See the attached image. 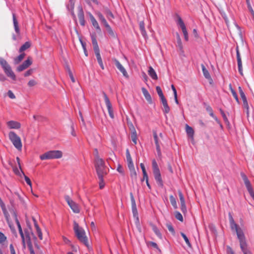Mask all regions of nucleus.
<instances>
[{"instance_id": "c85d7f7f", "label": "nucleus", "mask_w": 254, "mask_h": 254, "mask_svg": "<svg viewBox=\"0 0 254 254\" xmlns=\"http://www.w3.org/2000/svg\"><path fill=\"white\" fill-rule=\"evenodd\" d=\"M104 12L109 20H111V18H114V16L113 13L108 7L104 8Z\"/></svg>"}, {"instance_id": "2f4dec72", "label": "nucleus", "mask_w": 254, "mask_h": 254, "mask_svg": "<svg viewBox=\"0 0 254 254\" xmlns=\"http://www.w3.org/2000/svg\"><path fill=\"white\" fill-rule=\"evenodd\" d=\"M31 46V43L29 42H26L24 44H23L19 50V53H22V52L25 51Z\"/></svg>"}, {"instance_id": "ddd939ff", "label": "nucleus", "mask_w": 254, "mask_h": 254, "mask_svg": "<svg viewBox=\"0 0 254 254\" xmlns=\"http://www.w3.org/2000/svg\"><path fill=\"white\" fill-rule=\"evenodd\" d=\"M78 17L80 24L81 26H84L85 25V20L84 19V11L81 5L78 6Z\"/></svg>"}, {"instance_id": "37998d69", "label": "nucleus", "mask_w": 254, "mask_h": 254, "mask_svg": "<svg viewBox=\"0 0 254 254\" xmlns=\"http://www.w3.org/2000/svg\"><path fill=\"white\" fill-rule=\"evenodd\" d=\"M219 111L223 118L224 122L227 124H229V120H228L227 117H226L224 111L222 109L220 108V109H219Z\"/></svg>"}, {"instance_id": "a18cd8bd", "label": "nucleus", "mask_w": 254, "mask_h": 254, "mask_svg": "<svg viewBox=\"0 0 254 254\" xmlns=\"http://www.w3.org/2000/svg\"><path fill=\"white\" fill-rule=\"evenodd\" d=\"M181 235L182 236V237L183 238V239H184L185 242L186 243L187 245L189 247H191V244L189 240V239L188 238V237H187V236L185 235V234H184V233L183 232H181Z\"/></svg>"}, {"instance_id": "603ef678", "label": "nucleus", "mask_w": 254, "mask_h": 254, "mask_svg": "<svg viewBox=\"0 0 254 254\" xmlns=\"http://www.w3.org/2000/svg\"><path fill=\"white\" fill-rule=\"evenodd\" d=\"M103 176L104 175H102V179H101V178H100L99 177H98V178L99 179V188L100 189H102L104 186H105V184L104 183V179H103Z\"/></svg>"}, {"instance_id": "a19ab883", "label": "nucleus", "mask_w": 254, "mask_h": 254, "mask_svg": "<svg viewBox=\"0 0 254 254\" xmlns=\"http://www.w3.org/2000/svg\"><path fill=\"white\" fill-rule=\"evenodd\" d=\"M131 140H132V142L134 144H136L137 143V135H136V132L134 128H133V131H132V132L131 133Z\"/></svg>"}, {"instance_id": "09e8293b", "label": "nucleus", "mask_w": 254, "mask_h": 254, "mask_svg": "<svg viewBox=\"0 0 254 254\" xmlns=\"http://www.w3.org/2000/svg\"><path fill=\"white\" fill-rule=\"evenodd\" d=\"M21 173L22 174V175H23L24 177V179H25V181H26V183L29 185L30 186V187L32 186V183H31V181L30 180V179H29V178H28L27 176H26L24 172H23L22 170H21Z\"/></svg>"}, {"instance_id": "20e7f679", "label": "nucleus", "mask_w": 254, "mask_h": 254, "mask_svg": "<svg viewBox=\"0 0 254 254\" xmlns=\"http://www.w3.org/2000/svg\"><path fill=\"white\" fill-rule=\"evenodd\" d=\"M153 173L154 175V179L157 185L163 188L164 186L163 182L161 178V175L159 168L158 167L157 163L155 159H153L152 162Z\"/></svg>"}, {"instance_id": "9d476101", "label": "nucleus", "mask_w": 254, "mask_h": 254, "mask_svg": "<svg viewBox=\"0 0 254 254\" xmlns=\"http://www.w3.org/2000/svg\"><path fill=\"white\" fill-rule=\"evenodd\" d=\"M241 176L244 181V184L250 195L251 196L254 193V191L253 189L250 181L249 180L248 177L244 173H241Z\"/></svg>"}, {"instance_id": "2eb2a0df", "label": "nucleus", "mask_w": 254, "mask_h": 254, "mask_svg": "<svg viewBox=\"0 0 254 254\" xmlns=\"http://www.w3.org/2000/svg\"><path fill=\"white\" fill-rule=\"evenodd\" d=\"M239 91L240 94V96L242 99L243 102V107L244 108H246L247 110V114L249 113V105L247 101V97L245 95V93L243 91V89L241 86H239Z\"/></svg>"}, {"instance_id": "393cba45", "label": "nucleus", "mask_w": 254, "mask_h": 254, "mask_svg": "<svg viewBox=\"0 0 254 254\" xmlns=\"http://www.w3.org/2000/svg\"><path fill=\"white\" fill-rule=\"evenodd\" d=\"M94 52H95V54L96 58H97V62H98L100 67L102 69H104V66L103 64V61L102 60L101 56L100 54V50L95 51Z\"/></svg>"}, {"instance_id": "a878e982", "label": "nucleus", "mask_w": 254, "mask_h": 254, "mask_svg": "<svg viewBox=\"0 0 254 254\" xmlns=\"http://www.w3.org/2000/svg\"><path fill=\"white\" fill-rule=\"evenodd\" d=\"M148 72L149 76L153 79L157 80L158 79V76L156 74V72L152 66H149Z\"/></svg>"}, {"instance_id": "423d86ee", "label": "nucleus", "mask_w": 254, "mask_h": 254, "mask_svg": "<svg viewBox=\"0 0 254 254\" xmlns=\"http://www.w3.org/2000/svg\"><path fill=\"white\" fill-rule=\"evenodd\" d=\"M95 167L98 177L102 179V175L106 174L105 172V163L103 160L98 157L95 161Z\"/></svg>"}, {"instance_id": "774afa93", "label": "nucleus", "mask_w": 254, "mask_h": 254, "mask_svg": "<svg viewBox=\"0 0 254 254\" xmlns=\"http://www.w3.org/2000/svg\"><path fill=\"white\" fill-rule=\"evenodd\" d=\"M13 172H14V173L18 175V176H21V172H20L19 170L17 168L15 167V168H13Z\"/></svg>"}, {"instance_id": "b1692460", "label": "nucleus", "mask_w": 254, "mask_h": 254, "mask_svg": "<svg viewBox=\"0 0 254 254\" xmlns=\"http://www.w3.org/2000/svg\"><path fill=\"white\" fill-rule=\"evenodd\" d=\"M104 26L105 27L108 33L112 38L115 39L117 38V34L112 30V28L109 24L106 25Z\"/></svg>"}, {"instance_id": "f8f14e48", "label": "nucleus", "mask_w": 254, "mask_h": 254, "mask_svg": "<svg viewBox=\"0 0 254 254\" xmlns=\"http://www.w3.org/2000/svg\"><path fill=\"white\" fill-rule=\"evenodd\" d=\"M113 61L118 69L122 73L123 76L126 78H128V75L127 71L120 62L116 59H113Z\"/></svg>"}, {"instance_id": "c756f323", "label": "nucleus", "mask_w": 254, "mask_h": 254, "mask_svg": "<svg viewBox=\"0 0 254 254\" xmlns=\"http://www.w3.org/2000/svg\"><path fill=\"white\" fill-rule=\"evenodd\" d=\"M96 15H97L99 20L101 21L102 23L103 24L104 26L108 24L105 17L100 12H97Z\"/></svg>"}, {"instance_id": "13d9d810", "label": "nucleus", "mask_w": 254, "mask_h": 254, "mask_svg": "<svg viewBox=\"0 0 254 254\" xmlns=\"http://www.w3.org/2000/svg\"><path fill=\"white\" fill-rule=\"evenodd\" d=\"M181 209L184 214H185L187 212V207L186 203H181Z\"/></svg>"}, {"instance_id": "338daca9", "label": "nucleus", "mask_w": 254, "mask_h": 254, "mask_svg": "<svg viewBox=\"0 0 254 254\" xmlns=\"http://www.w3.org/2000/svg\"><path fill=\"white\" fill-rule=\"evenodd\" d=\"M63 241L64 243L66 244H68L69 245H70L71 244L70 241L65 237H63Z\"/></svg>"}, {"instance_id": "5fc2aeb1", "label": "nucleus", "mask_w": 254, "mask_h": 254, "mask_svg": "<svg viewBox=\"0 0 254 254\" xmlns=\"http://www.w3.org/2000/svg\"><path fill=\"white\" fill-rule=\"evenodd\" d=\"M206 110L209 113V115L211 117H214L215 115L214 114L213 112V110H212V108L210 106H208L206 108Z\"/></svg>"}, {"instance_id": "c03bdc74", "label": "nucleus", "mask_w": 254, "mask_h": 254, "mask_svg": "<svg viewBox=\"0 0 254 254\" xmlns=\"http://www.w3.org/2000/svg\"><path fill=\"white\" fill-rule=\"evenodd\" d=\"M156 91H157L159 97L160 98V99L165 97V96H164V94L163 93V92L162 91V89L160 86H156Z\"/></svg>"}, {"instance_id": "de8ad7c7", "label": "nucleus", "mask_w": 254, "mask_h": 254, "mask_svg": "<svg viewBox=\"0 0 254 254\" xmlns=\"http://www.w3.org/2000/svg\"><path fill=\"white\" fill-rule=\"evenodd\" d=\"M175 218L179 220V221L183 222V217L182 214L179 211H176L175 212Z\"/></svg>"}, {"instance_id": "bf43d9fd", "label": "nucleus", "mask_w": 254, "mask_h": 254, "mask_svg": "<svg viewBox=\"0 0 254 254\" xmlns=\"http://www.w3.org/2000/svg\"><path fill=\"white\" fill-rule=\"evenodd\" d=\"M7 95L9 97V98L11 99H15L16 97L12 91L10 90H8L7 92Z\"/></svg>"}, {"instance_id": "69168bd1", "label": "nucleus", "mask_w": 254, "mask_h": 254, "mask_svg": "<svg viewBox=\"0 0 254 254\" xmlns=\"http://www.w3.org/2000/svg\"><path fill=\"white\" fill-rule=\"evenodd\" d=\"M33 72V69H30L28 70L27 71H26L25 72L24 76L27 77V76H29L30 75H31L32 73Z\"/></svg>"}, {"instance_id": "052dcab7", "label": "nucleus", "mask_w": 254, "mask_h": 254, "mask_svg": "<svg viewBox=\"0 0 254 254\" xmlns=\"http://www.w3.org/2000/svg\"><path fill=\"white\" fill-rule=\"evenodd\" d=\"M117 170L122 175H124V169L123 167L120 164H119L117 169Z\"/></svg>"}, {"instance_id": "ea45409f", "label": "nucleus", "mask_w": 254, "mask_h": 254, "mask_svg": "<svg viewBox=\"0 0 254 254\" xmlns=\"http://www.w3.org/2000/svg\"><path fill=\"white\" fill-rule=\"evenodd\" d=\"M129 171H130V177H131L132 181L133 180L136 181V179H137V174H136V171H135V169H132V170H130Z\"/></svg>"}, {"instance_id": "e2e57ef3", "label": "nucleus", "mask_w": 254, "mask_h": 254, "mask_svg": "<svg viewBox=\"0 0 254 254\" xmlns=\"http://www.w3.org/2000/svg\"><path fill=\"white\" fill-rule=\"evenodd\" d=\"M27 84L29 87H32L36 84V82L35 80L31 79L29 81Z\"/></svg>"}, {"instance_id": "dca6fc26", "label": "nucleus", "mask_w": 254, "mask_h": 254, "mask_svg": "<svg viewBox=\"0 0 254 254\" xmlns=\"http://www.w3.org/2000/svg\"><path fill=\"white\" fill-rule=\"evenodd\" d=\"M88 15L92 25L96 29L97 32H101V29L94 16L90 12H88Z\"/></svg>"}, {"instance_id": "e433bc0d", "label": "nucleus", "mask_w": 254, "mask_h": 254, "mask_svg": "<svg viewBox=\"0 0 254 254\" xmlns=\"http://www.w3.org/2000/svg\"><path fill=\"white\" fill-rule=\"evenodd\" d=\"M130 196L132 210L137 209L135 201L132 192L130 193Z\"/></svg>"}, {"instance_id": "58836bf2", "label": "nucleus", "mask_w": 254, "mask_h": 254, "mask_svg": "<svg viewBox=\"0 0 254 254\" xmlns=\"http://www.w3.org/2000/svg\"><path fill=\"white\" fill-rule=\"evenodd\" d=\"M153 138L154 139L156 147L160 146V144L159 143V138H158V135H157V132L156 130H153Z\"/></svg>"}, {"instance_id": "72a5a7b5", "label": "nucleus", "mask_w": 254, "mask_h": 254, "mask_svg": "<svg viewBox=\"0 0 254 254\" xmlns=\"http://www.w3.org/2000/svg\"><path fill=\"white\" fill-rule=\"evenodd\" d=\"M229 88H230V91H231V92L233 97L235 99L236 102L238 104H240V101H239V99L238 98L237 94L236 92L233 89L231 84H229Z\"/></svg>"}, {"instance_id": "f704fd0d", "label": "nucleus", "mask_w": 254, "mask_h": 254, "mask_svg": "<svg viewBox=\"0 0 254 254\" xmlns=\"http://www.w3.org/2000/svg\"><path fill=\"white\" fill-rule=\"evenodd\" d=\"M186 132L189 136H193L194 134V130L191 127H190L188 125H186Z\"/></svg>"}, {"instance_id": "aec40b11", "label": "nucleus", "mask_w": 254, "mask_h": 254, "mask_svg": "<svg viewBox=\"0 0 254 254\" xmlns=\"http://www.w3.org/2000/svg\"><path fill=\"white\" fill-rule=\"evenodd\" d=\"M75 0H69V3L66 5L67 9L71 11V14L73 18H76L75 14H74L73 9L74 7Z\"/></svg>"}, {"instance_id": "0e129e2a", "label": "nucleus", "mask_w": 254, "mask_h": 254, "mask_svg": "<svg viewBox=\"0 0 254 254\" xmlns=\"http://www.w3.org/2000/svg\"><path fill=\"white\" fill-rule=\"evenodd\" d=\"M28 248L30 251V254H35L33 248L32 244H30L28 246Z\"/></svg>"}, {"instance_id": "f3484780", "label": "nucleus", "mask_w": 254, "mask_h": 254, "mask_svg": "<svg viewBox=\"0 0 254 254\" xmlns=\"http://www.w3.org/2000/svg\"><path fill=\"white\" fill-rule=\"evenodd\" d=\"M12 20L14 30L17 35L19 36L20 35V31L18 25V22L17 20L16 15L14 13H12Z\"/></svg>"}, {"instance_id": "7c9ffc66", "label": "nucleus", "mask_w": 254, "mask_h": 254, "mask_svg": "<svg viewBox=\"0 0 254 254\" xmlns=\"http://www.w3.org/2000/svg\"><path fill=\"white\" fill-rule=\"evenodd\" d=\"M203 74L205 78H210V74L203 64H201Z\"/></svg>"}, {"instance_id": "9b49d317", "label": "nucleus", "mask_w": 254, "mask_h": 254, "mask_svg": "<svg viewBox=\"0 0 254 254\" xmlns=\"http://www.w3.org/2000/svg\"><path fill=\"white\" fill-rule=\"evenodd\" d=\"M32 64V58L29 57L21 64L17 67L16 70L18 72H21L28 68Z\"/></svg>"}, {"instance_id": "4be33fe9", "label": "nucleus", "mask_w": 254, "mask_h": 254, "mask_svg": "<svg viewBox=\"0 0 254 254\" xmlns=\"http://www.w3.org/2000/svg\"><path fill=\"white\" fill-rule=\"evenodd\" d=\"M161 102L163 104L164 109H163V111L164 114H168L169 113L170 111V108L168 105L167 101L165 97L160 99Z\"/></svg>"}, {"instance_id": "5701e85b", "label": "nucleus", "mask_w": 254, "mask_h": 254, "mask_svg": "<svg viewBox=\"0 0 254 254\" xmlns=\"http://www.w3.org/2000/svg\"><path fill=\"white\" fill-rule=\"evenodd\" d=\"M7 124L10 128L19 129L21 127V124L16 121H10Z\"/></svg>"}, {"instance_id": "49530a36", "label": "nucleus", "mask_w": 254, "mask_h": 254, "mask_svg": "<svg viewBox=\"0 0 254 254\" xmlns=\"http://www.w3.org/2000/svg\"><path fill=\"white\" fill-rule=\"evenodd\" d=\"M166 226L168 229V230L173 234V235H175V231L172 226V225L171 224V223H167L166 224Z\"/></svg>"}, {"instance_id": "6e6552de", "label": "nucleus", "mask_w": 254, "mask_h": 254, "mask_svg": "<svg viewBox=\"0 0 254 254\" xmlns=\"http://www.w3.org/2000/svg\"><path fill=\"white\" fill-rule=\"evenodd\" d=\"M64 199L73 212L76 213H79L80 209L78 204L73 201L68 195H65Z\"/></svg>"}, {"instance_id": "473e14b6", "label": "nucleus", "mask_w": 254, "mask_h": 254, "mask_svg": "<svg viewBox=\"0 0 254 254\" xmlns=\"http://www.w3.org/2000/svg\"><path fill=\"white\" fill-rule=\"evenodd\" d=\"M25 53H23L20 54L18 57L14 59V63L15 64H18L24 58Z\"/></svg>"}, {"instance_id": "680f3d73", "label": "nucleus", "mask_w": 254, "mask_h": 254, "mask_svg": "<svg viewBox=\"0 0 254 254\" xmlns=\"http://www.w3.org/2000/svg\"><path fill=\"white\" fill-rule=\"evenodd\" d=\"M6 239V237L1 232H0V244H2Z\"/></svg>"}, {"instance_id": "1a4fd4ad", "label": "nucleus", "mask_w": 254, "mask_h": 254, "mask_svg": "<svg viewBox=\"0 0 254 254\" xmlns=\"http://www.w3.org/2000/svg\"><path fill=\"white\" fill-rule=\"evenodd\" d=\"M178 19L176 21L177 24L178 26L180 27L181 28L182 32L183 33V34L184 35V38L186 41H188L189 40V36H188V31L186 27V25L182 20V18L179 15H177Z\"/></svg>"}, {"instance_id": "8fccbe9b", "label": "nucleus", "mask_w": 254, "mask_h": 254, "mask_svg": "<svg viewBox=\"0 0 254 254\" xmlns=\"http://www.w3.org/2000/svg\"><path fill=\"white\" fill-rule=\"evenodd\" d=\"M127 161L128 167L129 170L135 169L132 159H128V160H127Z\"/></svg>"}, {"instance_id": "412c9836", "label": "nucleus", "mask_w": 254, "mask_h": 254, "mask_svg": "<svg viewBox=\"0 0 254 254\" xmlns=\"http://www.w3.org/2000/svg\"><path fill=\"white\" fill-rule=\"evenodd\" d=\"M90 36H91L92 43V45L93 46V49H94V52L97 51H99L100 49H99V46L98 45V43H97V41L96 40V34L95 33L91 34Z\"/></svg>"}, {"instance_id": "3c124183", "label": "nucleus", "mask_w": 254, "mask_h": 254, "mask_svg": "<svg viewBox=\"0 0 254 254\" xmlns=\"http://www.w3.org/2000/svg\"><path fill=\"white\" fill-rule=\"evenodd\" d=\"M18 231H19V234H20V235L21 236V238L22 239V244H23V246L25 247V241L24 235V233L23 232L22 229H19Z\"/></svg>"}, {"instance_id": "4d7b16f0", "label": "nucleus", "mask_w": 254, "mask_h": 254, "mask_svg": "<svg viewBox=\"0 0 254 254\" xmlns=\"http://www.w3.org/2000/svg\"><path fill=\"white\" fill-rule=\"evenodd\" d=\"M33 117L35 121L39 122H42L44 119L43 117L40 115H34Z\"/></svg>"}, {"instance_id": "6ab92c4d", "label": "nucleus", "mask_w": 254, "mask_h": 254, "mask_svg": "<svg viewBox=\"0 0 254 254\" xmlns=\"http://www.w3.org/2000/svg\"><path fill=\"white\" fill-rule=\"evenodd\" d=\"M141 91L142 92V93H143V94L145 99L147 101V102L149 104H153V101H152L151 96L150 95V94L149 93V92L147 91V90L145 88H144V87H142L141 88Z\"/></svg>"}, {"instance_id": "0eeeda50", "label": "nucleus", "mask_w": 254, "mask_h": 254, "mask_svg": "<svg viewBox=\"0 0 254 254\" xmlns=\"http://www.w3.org/2000/svg\"><path fill=\"white\" fill-rule=\"evenodd\" d=\"M8 137L14 146L18 150H21L22 145L20 137L14 131H10L8 134Z\"/></svg>"}, {"instance_id": "bb28decb", "label": "nucleus", "mask_w": 254, "mask_h": 254, "mask_svg": "<svg viewBox=\"0 0 254 254\" xmlns=\"http://www.w3.org/2000/svg\"><path fill=\"white\" fill-rule=\"evenodd\" d=\"M103 96H104L105 102L106 105L107 106L108 111L112 110V106L111 103L108 97L107 96V94L105 92H103Z\"/></svg>"}, {"instance_id": "f257e3e1", "label": "nucleus", "mask_w": 254, "mask_h": 254, "mask_svg": "<svg viewBox=\"0 0 254 254\" xmlns=\"http://www.w3.org/2000/svg\"><path fill=\"white\" fill-rule=\"evenodd\" d=\"M230 225L232 230L236 231L238 239L240 242V246L244 254H253L250 251L247 243L246 238L243 230L237 224L230 212L228 214Z\"/></svg>"}, {"instance_id": "f03ea898", "label": "nucleus", "mask_w": 254, "mask_h": 254, "mask_svg": "<svg viewBox=\"0 0 254 254\" xmlns=\"http://www.w3.org/2000/svg\"><path fill=\"white\" fill-rule=\"evenodd\" d=\"M73 230L78 240L88 248V238L86 236L85 232L82 227H79L78 224L75 221H74L73 223Z\"/></svg>"}, {"instance_id": "a211bd4d", "label": "nucleus", "mask_w": 254, "mask_h": 254, "mask_svg": "<svg viewBox=\"0 0 254 254\" xmlns=\"http://www.w3.org/2000/svg\"><path fill=\"white\" fill-rule=\"evenodd\" d=\"M32 233H33L32 230V228L31 226L29 227V229H25L24 230V233L25 235L26 239L27 240V246H29L30 244H32L31 240V236L30 235H32Z\"/></svg>"}, {"instance_id": "7ed1b4c3", "label": "nucleus", "mask_w": 254, "mask_h": 254, "mask_svg": "<svg viewBox=\"0 0 254 254\" xmlns=\"http://www.w3.org/2000/svg\"><path fill=\"white\" fill-rule=\"evenodd\" d=\"M0 65L7 76L11 78L13 80H16V76L13 71L12 70L11 66L5 60L0 57Z\"/></svg>"}, {"instance_id": "4c0bfd02", "label": "nucleus", "mask_w": 254, "mask_h": 254, "mask_svg": "<svg viewBox=\"0 0 254 254\" xmlns=\"http://www.w3.org/2000/svg\"><path fill=\"white\" fill-rule=\"evenodd\" d=\"M170 200L174 208L177 209L178 208L177 201L173 195H171L170 196Z\"/></svg>"}, {"instance_id": "6e6d98bb", "label": "nucleus", "mask_w": 254, "mask_h": 254, "mask_svg": "<svg viewBox=\"0 0 254 254\" xmlns=\"http://www.w3.org/2000/svg\"><path fill=\"white\" fill-rule=\"evenodd\" d=\"M246 3H247V4L248 6V8L249 11H250V12L251 13V14H254V11L251 5L250 0H246Z\"/></svg>"}, {"instance_id": "79ce46f5", "label": "nucleus", "mask_w": 254, "mask_h": 254, "mask_svg": "<svg viewBox=\"0 0 254 254\" xmlns=\"http://www.w3.org/2000/svg\"><path fill=\"white\" fill-rule=\"evenodd\" d=\"M79 41H80V43H81L82 48L83 49L84 53L86 57L88 56V52H87V51L86 48V43L84 42L81 38H79Z\"/></svg>"}, {"instance_id": "4468645a", "label": "nucleus", "mask_w": 254, "mask_h": 254, "mask_svg": "<svg viewBox=\"0 0 254 254\" xmlns=\"http://www.w3.org/2000/svg\"><path fill=\"white\" fill-rule=\"evenodd\" d=\"M236 57H237V63H238V71H239V73L241 75H243L242 62V60H241L240 53L239 51V48L238 46L236 47Z\"/></svg>"}, {"instance_id": "cd10ccee", "label": "nucleus", "mask_w": 254, "mask_h": 254, "mask_svg": "<svg viewBox=\"0 0 254 254\" xmlns=\"http://www.w3.org/2000/svg\"><path fill=\"white\" fill-rule=\"evenodd\" d=\"M139 29L141 32V33L143 37H145L147 36V33L146 32L145 29V24L143 21H141L139 23Z\"/></svg>"}, {"instance_id": "39448f33", "label": "nucleus", "mask_w": 254, "mask_h": 254, "mask_svg": "<svg viewBox=\"0 0 254 254\" xmlns=\"http://www.w3.org/2000/svg\"><path fill=\"white\" fill-rule=\"evenodd\" d=\"M63 156V153L60 150H50L40 156L41 160L59 159Z\"/></svg>"}, {"instance_id": "c9c22d12", "label": "nucleus", "mask_w": 254, "mask_h": 254, "mask_svg": "<svg viewBox=\"0 0 254 254\" xmlns=\"http://www.w3.org/2000/svg\"><path fill=\"white\" fill-rule=\"evenodd\" d=\"M152 230H153V232L155 233V234L156 235V236L159 238L162 239V234H161V232H160L159 230L158 229V228L156 226L153 225L152 226Z\"/></svg>"}, {"instance_id": "864d4df0", "label": "nucleus", "mask_w": 254, "mask_h": 254, "mask_svg": "<svg viewBox=\"0 0 254 254\" xmlns=\"http://www.w3.org/2000/svg\"><path fill=\"white\" fill-rule=\"evenodd\" d=\"M178 194L181 201V203H185V198L184 197L183 193L181 190H179L178 191Z\"/></svg>"}]
</instances>
